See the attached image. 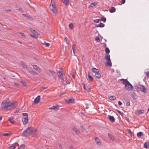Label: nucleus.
I'll return each mask as SVG.
<instances>
[{
    "mask_svg": "<svg viewBox=\"0 0 149 149\" xmlns=\"http://www.w3.org/2000/svg\"><path fill=\"white\" fill-rule=\"evenodd\" d=\"M15 148V146L13 144L11 146H10V147H9V148L10 149H14Z\"/></svg>",
    "mask_w": 149,
    "mask_h": 149,
    "instance_id": "34",
    "label": "nucleus"
},
{
    "mask_svg": "<svg viewBox=\"0 0 149 149\" xmlns=\"http://www.w3.org/2000/svg\"><path fill=\"white\" fill-rule=\"evenodd\" d=\"M100 21H103L104 22H105L106 21V18L105 17H102L100 19Z\"/></svg>",
    "mask_w": 149,
    "mask_h": 149,
    "instance_id": "31",
    "label": "nucleus"
},
{
    "mask_svg": "<svg viewBox=\"0 0 149 149\" xmlns=\"http://www.w3.org/2000/svg\"><path fill=\"white\" fill-rule=\"evenodd\" d=\"M75 73H72V77L73 78H75Z\"/></svg>",
    "mask_w": 149,
    "mask_h": 149,
    "instance_id": "57",
    "label": "nucleus"
},
{
    "mask_svg": "<svg viewBox=\"0 0 149 149\" xmlns=\"http://www.w3.org/2000/svg\"><path fill=\"white\" fill-rule=\"evenodd\" d=\"M28 128H29V129L27 131V132H28V133L30 134L32 132V130L30 129L29 127Z\"/></svg>",
    "mask_w": 149,
    "mask_h": 149,
    "instance_id": "39",
    "label": "nucleus"
},
{
    "mask_svg": "<svg viewBox=\"0 0 149 149\" xmlns=\"http://www.w3.org/2000/svg\"><path fill=\"white\" fill-rule=\"evenodd\" d=\"M108 118L109 120L111 122H114L115 121L114 117L112 116L108 115Z\"/></svg>",
    "mask_w": 149,
    "mask_h": 149,
    "instance_id": "11",
    "label": "nucleus"
},
{
    "mask_svg": "<svg viewBox=\"0 0 149 149\" xmlns=\"http://www.w3.org/2000/svg\"><path fill=\"white\" fill-rule=\"evenodd\" d=\"M40 95H38L35 98L34 101V103L37 104L39 102L40 99Z\"/></svg>",
    "mask_w": 149,
    "mask_h": 149,
    "instance_id": "8",
    "label": "nucleus"
},
{
    "mask_svg": "<svg viewBox=\"0 0 149 149\" xmlns=\"http://www.w3.org/2000/svg\"><path fill=\"white\" fill-rule=\"evenodd\" d=\"M44 44L45 45L46 47H49L50 45V44L49 43L46 42H44Z\"/></svg>",
    "mask_w": 149,
    "mask_h": 149,
    "instance_id": "45",
    "label": "nucleus"
},
{
    "mask_svg": "<svg viewBox=\"0 0 149 149\" xmlns=\"http://www.w3.org/2000/svg\"><path fill=\"white\" fill-rule=\"evenodd\" d=\"M118 105L120 106L121 105V104H122V103L121 102V101H118Z\"/></svg>",
    "mask_w": 149,
    "mask_h": 149,
    "instance_id": "60",
    "label": "nucleus"
},
{
    "mask_svg": "<svg viewBox=\"0 0 149 149\" xmlns=\"http://www.w3.org/2000/svg\"><path fill=\"white\" fill-rule=\"evenodd\" d=\"M127 130L128 133L132 136V132L131 130L130 129H127Z\"/></svg>",
    "mask_w": 149,
    "mask_h": 149,
    "instance_id": "41",
    "label": "nucleus"
},
{
    "mask_svg": "<svg viewBox=\"0 0 149 149\" xmlns=\"http://www.w3.org/2000/svg\"><path fill=\"white\" fill-rule=\"evenodd\" d=\"M37 35H31V36H32V37L34 38H38V36H37Z\"/></svg>",
    "mask_w": 149,
    "mask_h": 149,
    "instance_id": "53",
    "label": "nucleus"
},
{
    "mask_svg": "<svg viewBox=\"0 0 149 149\" xmlns=\"http://www.w3.org/2000/svg\"><path fill=\"white\" fill-rule=\"evenodd\" d=\"M103 44L104 45V47H105V48H106V47H107V45H106V43H103Z\"/></svg>",
    "mask_w": 149,
    "mask_h": 149,
    "instance_id": "64",
    "label": "nucleus"
},
{
    "mask_svg": "<svg viewBox=\"0 0 149 149\" xmlns=\"http://www.w3.org/2000/svg\"><path fill=\"white\" fill-rule=\"evenodd\" d=\"M95 141L97 144H98L100 142V140L98 137H95Z\"/></svg>",
    "mask_w": 149,
    "mask_h": 149,
    "instance_id": "30",
    "label": "nucleus"
},
{
    "mask_svg": "<svg viewBox=\"0 0 149 149\" xmlns=\"http://www.w3.org/2000/svg\"><path fill=\"white\" fill-rule=\"evenodd\" d=\"M131 97L134 99H136V95H135L134 92L132 94Z\"/></svg>",
    "mask_w": 149,
    "mask_h": 149,
    "instance_id": "32",
    "label": "nucleus"
},
{
    "mask_svg": "<svg viewBox=\"0 0 149 149\" xmlns=\"http://www.w3.org/2000/svg\"><path fill=\"white\" fill-rule=\"evenodd\" d=\"M15 8H17V9L19 11L21 12H24L22 8L21 7L18 8L17 5H16L15 6Z\"/></svg>",
    "mask_w": 149,
    "mask_h": 149,
    "instance_id": "28",
    "label": "nucleus"
},
{
    "mask_svg": "<svg viewBox=\"0 0 149 149\" xmlns=\"http://www.w3.org/2000/svg\"><path fill=\"white\" fill-rule=\"evenodd\" d=\"M109 139L112 141H113L115 139V138L114 136L108 133L107 134Z\"/></svg>",
    "mask_w": 149,
    "mask_h": 149,
    "instance_id": "10",
    "label": "nucleus"
},
{
    "mask_svg": "<svg viewBox=\"0 0 149 149\" xmlns=\"http://www.w3.org/2000/svg\"><path fill=\"white\" fill-rule=\"evenodd\" d=\"M145 74L148 77H149V71H147L146 72H145Z\"/></svg>",
    "mask_w": 149,
    "mask_h": 149,
    "instance_id": "49",
    "label": "nucleus"
},
{
    "mask_svg": "<svg viewBox=\"0 0 149 149\" xmlns=\"http://www.w3.org/2000/svg\"><path fill=\"white\" fill-rule=\"evenodd\" d=\"M14 118L13 117H11L9 119V120L10 121V123L13 124H14V121L13 120Z\"/></svg>",
    "mask_w": 149,
    "mask_h": 149,
    "instance_id": "22",
    "label": "nucleus"
},
{
    "mask_svg": "<svg viewBox=\"0 0 149 149\" xmlns=\"http://www.w3.org/2000/svg\"><path fill=\"white\" fill-rule=\"evenodd\" d=\"M29 129V128H27L26 130H25L22 134V136H27V134H28V132H27V131Z\"/></svg>",
    "mask_w": 149,
    "mask_h": 149,
    "instance_id": "13",
    "label": "nucleus"
},
{
    "mask_svg": "<svg viewBox=\"0 0 149 149\" xmlns=\"http://www.w3.org/2000/svg\"><path fill=\"white\" fill-rule=\"evenodd\" d=\"M82 85H83V87L84 88V89L85 90H86V87H85V84L84 83H83L82 84Z\"/></svg>",
    "mask_w": 149,
    "mask_h": 149,
    "instance_id": "56",
    "label": "nucleus"
},
{
    "mask_svg": "<svg viewBox=\"0 0 149 149\" xmlns=\"http://www.w3.org/2000/svg\"><path fill=\"white\" fill-rule=\"evenodd\" d=\"M125 0H121L122 4H123L125 3Z\"/></svg>",
    "mask_w": 149,
    "mask_h": 149,
    "instance_id": "59",
    "label": "nucleus"
},
{
    "mask_svg": "<svg viewBox=\"0 0 149 149\" xmlns=\"http://www.w3.org/2000/svg\"><path fill=\"white\" fill-rule=\"evenodd\" d=\"M69 27L71 29H72L73 28V25L72 24L70 23L69 25Z\"/></svg>",
    "mask_w": 149,
    "mask_h": 149,
    "instance_id": "44",
    "label": "nucleus"
},
{
    "mask_svg": "<svg viewBox=\"0 0 149 149\" xmlns=\"http://www.w3.org/2000/svg\"><path fill=\"white\" fill-rule=\"evenodd\" d=\"M59 106L58 105L56 104L55 106L53 105L51 107H49V109L57 110L59 109Z\"/></svg>",
    "mask_w": 149,
    "mask_h": 149,
    "instance_id": "6",
    "label": "nucleus"
},
{
    "mask_svg": "<svg viewBox=\"0 0 149 149\" xmlns=\"http://www.w3.org/2000/svg\"><path fill=\"white\" fill-rule=\"evenodd\" d=\"M100 27H103L105 25L102 23H100L99 24Z\"/></svg>",
    "mask_w": 149,
    "mask_h": 149,
    "instance_id": "36",
    "label": "nucleus"
},
{
    "mask_svg": "<svg viewBox=\"0 0 149 149\" xmlns=\"http://www.w3.org/2000/svg\"><path fill=\"white\" fill-rule=\"evenodd\" d=\"M91 70L93 73H94V75L98 79H100L101 78V76L98 69L95 68H93L91 69Z\"/></svg>",
    "mask_w": 149,
    "mask_h": 149,
    "instance_id": "3",
    "label": "nucleus"
},
{
    "mask_svg": "<svg viewBox=\"0 0 149 149\" xmlns=\"http://www.w3.org/2000/svg\"><path fill=\"white\" fill-rule=\"evenodd\" d=\"M64 74H63L61 76H60L59 77H58V78H60L61 80L62 81V82H63L62 81L64 80V78H63V77H64Z\"/></svg>",
    "mask_w": 149,
    "mask_h": 149,
    "instance_id": "38",
    "label": "nucleus"
},
{
    "mask_svg": "<svg viewBox=\"0 0 149 149\" xmlns=\"http://www.w3.org/2000/svg\"><path fill=\"white\" fill-rule=\"evenodd\" d=\"M28 72L30 74H32L33 75H35L38 74V73H37L36 72H35L33 70H30L29 69H28Z\"/></svg>",
    "mask_w": 149,
    "mask_h": 149,
    "instance_id": "12",
    "label": "nucleus"
},
{
    "mask_svg": "<svg viewBox=\"0 0 149 149\" xmlns=\"http://www.w3.org/2000/svg\"><path fill=\"white\" fill-rule=\"evenodd\" d=\"M74 99L73 98H69L68 100H66L67 103L68 104L72 103H74Z\"/></svg>",
    "mask_w": 149,
    "mask_h": 149,
    "instance_id": "9",
    "label": "nucleus"
},
{
    "mask_svg": "<svg viewBox=\"0 0 149 149\" xmlns=\"http://www.w3.org/2000/svg\"><path fill=\"white\" fill-rule=\"evenodd\" d=\"M22 15L24 17H26L28 19H30L31 18V17L29 15L27 14H22Z\"/></svg>",
    "mask_w": 149,
    "mask_h": 149,
    "instance_id": "29",
    "label": "nucleus"
},
{
    "mask_svg": "<svg viewBox=\"0 0 149 149\" xmlns=\"http://www.w3.org/2000/svg\"><path fill=\"white\" fill-rule=\"evenodd\" d=\"M28 118L23 117L22 119V121L23 122V124L24 125H26L28 122Z\"/></svg>",
    "mask_w": 149,
    "mask_h": 149,
    "instance_id": "7",
    "label": "nucleus"
},
{
    "mask_svg": "<svg viewBox=\"0 0 149 149\" xmlns=\"http://www.w3.org/2000/svg\"><path fill=\"white\" fill-rule=\"evenodd\" d=\"M136 89L138 92L141 91V87H139L137 86H135Z\"/></svg>",
    "mask_w": 149,
    "mask_h": 149,
    "instance_id": "27",
    "label": "nucleus"
},
{
    "mask_svg": "<svg viewBox=\"0 0 149 149\" xmlns=\"http://www.w3.org/2000/svg\"><path fill=\"white\" fill-rule=\"evenodd\" d=\"M33 68L36 70H37V69L38 68L37 67V66L36 65H34L33 66Z\"/></svg>",
    "mask_w": 149,
    "mask_h": 149,
    "instance_id": "50",
    "label": "nucleus"
},
{
    "mask_svg": "<svg viewBox=\"0 0 149 149\" xmlns=\"http://www.w3.org/2000/svg\"><path fill=\"white\" fill-rule=\"evenodd\" d=\"M14 86L15 87L18 86H19V84L17 83H15Z\"/></svg>",
    "mask_w": 149,
    "mask_h": 149,
    "instance_id": "55",
    "label": "nucleus"
},
{
    "mask_svg": "<svg viewBox=\"0 0 149 149\" xmlns=\"http://www.w3.org/2000/svg\"><path fill=\"white\" fill-rule=\"evenodd\" d=\"M100 20V19H97L94 20V21L95 23H97L99 22Z\"/></svg>",
    "mask_w": 149,
    "mask_h": 149,
    "instance_id": "48",
    "label": "nucleus"
},
{
    "mask_svg": "<svg viewBox=\"0 0 149 149\" xmlns=\"http://www.w3.org/2000/svg\"><path fill=\"white\" fill-rule=\"evenodd\" d=\"M143 133L142 132H139L137 134V136L139 138H140L141 136H143Z\"/></svg>",
    "mask_w": 149,
    "mask_h": 149,
    "instance_id": "23",
    "label": "nucleus"
},
{
    "mask_svg": "<svg viewBox=\"0 0 149 149\" xmlns=\"http://www.w3.org/2000/svg\"><path fill=\"white\" fill-rule=\"evenodd\" d=\"M123 100L125 101L126 105L127 106H130V102L129 99L126 97H125L123 98Z\"/></svg>",
    "mask_w": 149,
    "mask_h": 149,
    "instance_id": "5",
    "label": "nucleus"
},
{
    "mask_svg": "<svg viewBox=\"0 0 149 149\" xmlns=\"http://www.w3.org/2000/svg\"><path fill=\"white\" fill-rule=\"evenodd\" d=\"M118 112L122 116H123L124 115V113L123 112H122L120 111L117 110Z\"/></svg>",
    "mask_w": 149,
    "mask_h": 149,
    "instance_id": "43",
    "label": "nucleus"
},
{
    "mask_svg": "<svg viewBox=\"0 0 149 149\" xmlns=\"http://www.w3.org/2000/svg\"><path fill=\"white\" fill-rule=\"evenodd\" d=\"M64 40H65L66 42L67 43V40H68V38L67 37H65L64 38Z\"/></svg>",
    "mask_w": 149,
    "mask_h": 149,
    "instance_id": "62",
    "label": "nucleus"
},
{
    "mask_svg": "<svg viewBox=\"0 0 149 149\" xmlns=\"http://www.w3.org/2000/svg\"><path fill=\"white\" fill-rule=\"evenodd\" d=\"M2 135L3 136H7L9 135V133H6L5 134H2Z\"/></svg>",
    "mask_w": 149,
    "mask_h": 149,
    "instance_id": "54",
    "label": "nucleus"
},
{
    "mask_svg": "<svg viewBox=\"0 0 149 149\" xmlns=\"http://www.w3.org/2000/svg\"><path fill=\"white\" fill-rule=\"evenodd\" d=\"M95 40L97 42H100V39L98 37H96L95 38Z\"/></svg>",
    "mask_w": 149,
    "mask_h": 149,
    "instance_id": "37",
    "label": "nucleus"
},
{
    "mask_svg": "<svg viewBox=\"0 0 149 149\" xmlns=\"http://www.w3.org/2000/svg\"><path fill=\"white\" fill-rule=\"evenodd\" d=\"M116 10V8L114 7H111V9L109 10V12L111 13H113L115 12Z\"/></svg>",
    "mask_w": 149,
    "mask_h": 149,
    "instance_id": "18",
    "label": "nucleus"
},
{
    "mask_svg": "<svg viewBox=\"0 0 149 149\" xmlns=\"http://www.w3.org/2000/svg\"><path fill=\"white\" fill-rule=\"evenodd\" d=\"M75 45H73L72 46V49H73V52H74V51L75 49Z\"/></svg>",
    "mask_w": 149,
    "mask_h": 149,
    "instance_id": "52",
    "label": "nucleus"
},
{
    "mask_svg": "<svg viewBox=\"0 0 149 149\" xmlns=\"http://www.w3.org/2000/svg\"><path fill=\"white\" fill-rule=\"evenodd\" d=\"M144 111V110H138L136 111V113L138 115H140L142 113H143Z\"/></svg>",
    "mask_w": 149,
    "mask_h": 149,
    "instance_id": "19",
    "label": "nucleus"
},
{
    "mask_svg": "<svg viewBox=\"0 0 149 149\" xmlns=\"http://www.w3.org/2000/svg\"><path fill=\"white\" fill-rule=\"evenodd\" d=\"M62 2L65 5H67L68 4L69 2V0H62Z\"/></svg>",
    "mask_w": 149,
    "mask_h": 149,
    "instance_id": "26",
    "label": "nucleus"
},
{
    "mask_svg": "<svg viewBox=\"0 0 149 149\" xmlns=\"http://www.w3.org/2000/svg\"><path fill=\"white\" fill-rule=\"evenodd\" d=\"M72 129L73 131L75 132V133L77 134H78L79 133V131L77 130V129L75 128L74 126H73L72 127Z\"/></svg>",
    "mask_w": 149,
    "mask_h": 149,
    "instance_id": "14",
    "label": "nucleus"
},
{
    "mask_svg": "<svg viewBox=\"0 0 149 149\" xmlns=\"http://www.w3.org/2000/svg\"><path fill=\"white\" fill-rule=\"evenodd\" d=\"M17 102L12 103L7 100H3L1 104V108L2 109L6 110L8 107L12 106L14 107L15 104H17Z\"/></svg>",
    "mask_w": 149,
    "mask_h": 149,
    "instance_id": "1",
    "label": "nucleus"
},
{
    "mask_svg": "<svg viewBox=\"0 0 149 149\" xmlns=\"http://www.w3.org/2000/svg\"><path fill=\"white\" fill-rule=\"evenodd\" d=\"M144 147L146 148H149V142H146L144 143Z\"/></svg>",
    "mask_w": 149,
    "mask_h": 149,
    "instance_id": "21",
    "label": "nucleus"
},
{
    "mask_svg": "<svg viewBox=\"0 0 149 149\" xmlns=\"http://www.w3.org/2000/svg\"><path fill=\"white\" fill-rule=\"evenodd\" d=\"M109 99L111 100H114L116 99V97L114 95L111 96L110 97L109 96Z\"/></svg>",
    "mask_w": 149,
    "mask_h": 149,
    "instance_id": "24",
    "label": "nucleus"
},
{
    "mask_svg": "<svg viewBox=\"0 0 149 149\" xmlns=\"http://www.w3.org/2000/svg\"><path fill=\"white\" fill-rule=\"evenodd\" d=\"M20 82H21L22 84V85L24 86H25L26 85V84L25 82L24 81H20Z\"/></svg>",
    "mask_w": 149,
    "mask_h": 149,
    "instance_id": "47",
    "label": "nucleus"
},
{
    "mask_svg": "<svg viewBox=\"0 0 149 149\" xmlns=\"http://www.w3.org/2000/svg\"><path fill=\"white\" fill-rule=\"evenodd\" d=\"M19 33L21 34V35L23 37L25 38L26 37V36L24 34V33Z\"/></svg>",
    "mask_w": 149,
    "mask_h": 149,
    "instance_id": "51",
    "label": "nucleus"
},
{
    "mask_svg": "<svg viewBox=\"0 0 149 149\" xmlns=\"http://www.w3.org/2000/svg\"><path fill=\"white\" fill-rule=\"evenodd\" d=\"M58 146H59V147L60 148V149H62V145H61V144H59Z\"/></svg>",
    "mask_w": 149,
    "mask_h": 149,
    "instance_id": "61",
    "label": "nucleus"
},
{
    "mask_svg": "<svg viewBox=\"0 0 149 149\" xmlns=\"http://www.w3.org/2000/svg\"><path fill=\"white\" fill-rule=\"evenodd\" d=\"M50 9L54 13H57V10H56V6L53 7H50Z\"/></svg>",
    "mask_w": 149,
    "mask_h": 149,
    "instance_id": "15",
    "label": "nucleus"
},
{
    "mask_svg": "<svg viewBox=\"0 0 149 149\" xmlns=\"http://www.w3.org/2000/svg\"><path fill=\"white\" fill-rule=\"evenodd\" d=\"M49 71L52 73H53V74L55 73V72L53 70H49Z\"/></svg>",
    "mask_w": 149,
    "mask_h": 149,
    "instance_id": "58",
    "label": "nucleus"
},
{
    "mask_svg": "<svg viewBox=\"0 0 149 149\" xmlns=\"http://www.w3.org/2000/svg\"><path fill=\"white\" fill-rule=\"evenodd\" d=\"M22 115L24 116V117H26L28 118V114L26 113H22Z\"/></svg>",
    "mask_w": 149,
    "mask_h": 149,
    "instance_id": "40",
    "label": "nucleus"
},
{
    "mask_svg": "<svg viewBox=\"0 0 149 149\" xmlns=\"http://www.w3.org/2000/svg\"><path fill=\"white\" fill-rule=\"evenodd\" d=\"M52 0H51V5L50 6V7H53L55 6V4L54 3V2H52Z\"/></svg>",
    "mask_w": 149,
    "mask_h": 149,
    "instance_id": "42",
    "label": "nucleus"
},
{
    "mask_svg": "<svg viewBox=\"0 0 149 149\" xmlns=\"http://www.w3.org/2000/svg\"><path fill=\"white\" fill-rule=\"evenodd\" d=\"M86 90L87 91V92H89L90 91L91 89L90 88H88L87 89H86Z\"/></svg>",
    "mask_w": 149,
    "mask_h": 149,
    "instance_id": "63",
    "label": "nucleus"
},
{
    "mask_svg": "<svg viewBox=\"0 0 149 149\" xmlns=\"http://www.w3.org/2000/svg\"><path fill=\"white\" fill-rule=\"evenodd\" d=\"M20 64L24 68L26 69L28 68L27 66L25 64L23 61L20 62Z\"/></svg>",
    "mask_w": 149,
    "mask_h": 149,
    "instance_id": "16",
    "label": "nucleus"
},
{
    "mask_svg": "<svg viewBox=\"0 0 149 149\" xmlns=\"http://www.w3.org/2000/svg\"><path fill=\"white\" fill-rule=\"evenodd\" d=\"M32 32L35 35H38V33L36 32L35 30H33Z\"/></svg>",
    "mask_w": 149,
    "mask_h": 149,
    "instance_id": "46",
    "label": "nucleus"
},
{
    "mask_svg": "<svg viewBox=\"0 0 149 149\" xmlns=\"http://www.w3.org/2000/svg\"><path fill=\"white\" fill-rule=\"evenodd\" d=\"M62 70H58L57 73L58 77L61 76L63 74L62 72Z\"/></svg>",
    "mask_w": 149,
    "mask_h": 149,
    "instance_id": "17",
    "label": "nucleus"
},
{
    "mask_svg": "<svg viewBox=\"0 0 149 149\" xmlns=\"http://www.w3.org/2000/svg\"><path fill=\"white\" fill-rule=\"evenodd\" d=\"M25 145L23 144H21L19 147L20 149H23L25 148Z\"/></svg>",
    "mask_w": 149,
    "mask_h": 149,
    "instance_id": "35",
    "label": "nucleus"
},
{
    "mask_svg": "<svg viewBox=\"0 0 149 149\" xmlns=\"http://www.w3.org/2000/svg\"><path fill=\"white\" fill-rule=\"evenodd\" d=\"M105 52L107 54H109L110 53V50L108 47H106L105 49Z\"/></svg>",
    "mask_w": 149,
    "mask_h": 149,
    "instance_id": "33",
    "label": "nucleus"
},
{
    "mask_svg": "<svg viewBox=\"0 0 149 149\" xmlns=\"http://www.w3.org/2000/svg\"><path fill=\"white\" fill-rule=\"evenodd\" d=\"M105 59L107 61L106 63V64L110 67H111L112 63L110 60V55L109 54L106 55L105 56Z\"/></svg>",
    "mask_w": 149,
    "mask_h": 149,
    "instance_id": "4",
    "label": "nucleus"
},
{
    "mask_svg": "<svg viewBox=\"0 0 149 149\" xmlns=\"http://www.w3.org/2000/svg\"><path fill=\"white\" fill-rule=\"evenodd\" d=\"M88 77L89 80L90 81H93V78L89 74V72H88Z\"/></svg>",
    "mask_w": 149,
    "mask_h": 149,
    "instance_id": "25",
    "label": "nucleus"
},
{
    "mask_svg": "<svg viewBox=\"0 0 149 149\" xmlns=\"http://www.w3.org/2000/svg\"><path fill=\"white\" fill-rule=\"evenodd\" d=\"M122 81V84L125 85L124 88L126 90L130 91L133 90V86L126 79H122L120 80Z\"/></svg>",
    "mask_w": 149,
    "mask_h": 149,
    "instance_id": "2",
    "label": "nucleus"
},
{
    "mask_svg": "<svg viewBox=\"0 0 149 149\" xmlns=\"http://www.w3.org/2000/svg\"><path fill=\"white\" fill-rule=\"evenodd\" d=\"M141 86L142 87V89H141V92L146 93L147 91L146 88L144 86L142 85Z\"/></svg>",
    "mask_w": 149,
    "mask_h": 149,
    "instance_id": "20",
    "label": "nucleus"
}]
</instances>
